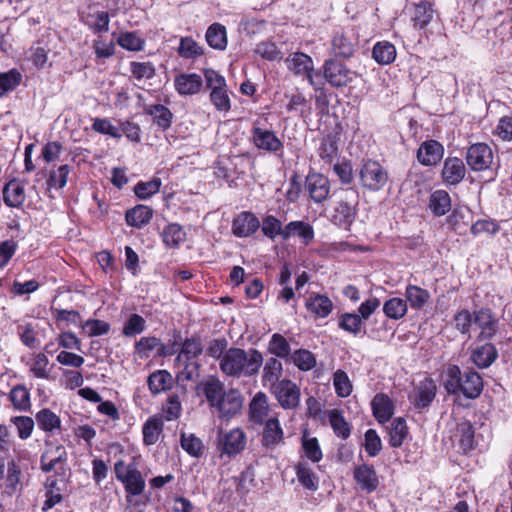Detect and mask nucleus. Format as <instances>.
Returning a JSON list of instances; mask_svg holds the SVG:
<instances>
[{
    "label": "nucleus",
    "instance_id": "nucleus-1",
    "mask_svg": "<svg viewBox=\"0 0 512 512\" xmlns=\"http://www.w3.org/2000/svg\"><path fill=\"white\" fill-rule=\"evenodd\" d=\"M263 365V356L257 349L248 351L231 347L220 359L219 367L229 377L242 378L255 376Z\"/></svg>",
    "mask_w": 512,
    "mask_h": 512
},
{
    "label": "nucleus",
    "instance_id": "nucleus-2",
    "mask_svg": "<svg viewBox=\"0 0 512 512\" xmlns=\"http://www.w3.org/2000/svg\"><path fill=\"white\" fill-rule=\"evenodd\" d=\"M445 388L450 394H463L474 399L483 389V380L480 374L473 370L461 372L457 365H450L446 371Z\"/></svg>",
    "mask_w": 512,
    "mask_h": 512
},
{
    "label": "nucleus",
    "instance_id": "nucleus-3",
    "mask_svg": "<svg viewBox=\"0 0 512 512\" xmlns=\"http://www.w3.org/2000/svg\"><path fill=\"white\" fill-rule=\"evenodd\" d=\"M202 351L203 347L198 338H187L180 343L179 353L175 359L179 379L192 380L197 375L198 357L202 354Z\"/></svg>",
    "mask_w": 512,
    "mask_h": 512
},
{
    "label": "nucleus",
    "instance_id": "nucleus-4",
    "mask_svg": "<svg viewBox=\"0 0 512 512\" xmlns=\"http://www.w3.org/2000/svg\"><path fill=\"white\" fill-rule=\"evenodd\" d=\"M206 88L210 90V101L219 112H228L231 109V100L227 90L225 78L213 69L203 71Z\"/></svg>",
    "mask_w": 512,
    "mask_h": 512
},
{
    "label": "nucleus",
    "instance_id": "nucleus-5",
    "mask_svg": "<svg viewBox=\"0 0 512 512\" xmlns=\"http://www.w3.org/2000/svg\"><path fill=\"white\" fill-rule=\"evenodd\" d=\"M251 143L259 150L277 154L283 150L284 144L276 133L264 128L260 119L253 122L251 128Z\"/></svg>",
    "mask_w": 512,
    "mask_h": 512
},
{
    "label": "nucleus",
    "instance_id": "nucleus-6",
    "mask_svg": "<svg viewBox=\"0 0 512 512\" xmlns=\"http://www.w3.org/2000/svg\"><path fill=\"white\" fill-rule=\"evenodd\" d=\"M359 177L361 184L371 190H381L388 181V173L378 161L366 160L363 162Z\"/></svg>",
    "mask_w": 512,
    "mask_h": 512
},
{
    "label": "nucleus",
    "instance_id": "nucleus-7",
    "mask_svg": "<svg viewBox=\"0 0 512 512\" xmlns=\"http://www.w3.org/2000/svg\"><path fill=\"white\" fill-rule=\"evenodd\" d=\"M269 391L277 400L278 404L285 410L296 409L300 404V388L290 379H282L279 384Z\"/></svg>",
    "mask_w": 512,
    "mask_h": 512
},
{
    "label": "nucleus",
    "instance_id": "nucleus-8",
    "mask_svg": "<svg viewBox=\"0 0 512 512\" xmlns=\"http://www.w3.org/2000/svg\"><path fill=\"white\" fill-rule=\"evenodd\" d=\"M116 478L124 484L128 494L140 495L145 488V481L136 468L127 466L123 461H117L114 465Z\"/></svg>",
    "mask_w": 512,
    "mask_h": 512
},
{
    "label": "nucleus",
    "instance_id": "nucleus-9",
    "mask_svg": "<svg viewBox=\"0 0 512 512\" xmlns=\"http://www.w3.org/2000/svg\"><path fill=\"white\" fill-rule=\"evenodd\" d=\"M323 75L331 86L342 87L352 82L357 73L343 63L330 59L323 65Z\"/></svg>",
    "mask_w": 512,
    "mask_h": 512
},
{
    "label": "nucleus",
    "instance_id": "nucleus-10",
    "mask_svg": "<svg viewBox=\"0 0 512 512\" xmlns=\"http://www.w3.org/2000/svg\"><path fill=\"white\" fill-rule=\"evenodd\" d=\"M287 67L296 75L305 77L310 85L318 89L319 83L316 81L318 73L314 72L313 60L307 54L295 52L286 59Z\"/></svg>",
    "mask_w": 512,
    "mask_h": 512
},
{
    "label": "nucleus",
    "instance_id": "nucleus-11",
    "mask_svg": "<svg viewBox=\"0 0 512 512\" xmlns=\"http://www.w3.org/2000/svg\"><path fill=\"white\" fill-rule=\"evenodd\" d=\"M279 413L271 407L268 396L263 392H257L249 404V418L254 424L263 425Z\"/></svg>",
    "mask_w": 512,
    "mask_h": 512
},
{
    "label": "nucleus",
    "instance_id": "nucleus-12",
    "mask_svg": "<svg viewBox=\"0 0 512 512\" xmlns=\"http://www.w3.org/2000/svg\"><path fill=\"white\" fill-rule=\"evenodd\" d=\"M474 325L480 331L477 340H491L499 329V320L489 308L474 311Z\"/></svg>",
    "mask_w": 512,
    "mask_h": 512
},
{
    "label": "nucleus",
    "instance_id": "nucleus-13",
    "mask_svg": "<svg viewBox=\"0 0 512 512\" xmlns=\"http://www.w3.org/2000/svg\"><path fill=\"white\" fill-rule=\"evenodd\" d=\"M493 158L491 147L485 143L473 144L466 152V162L474 171H484L490 168Z\"/></svg>",
    "mask_w": 512,
    "mask_h": 512
},
{
    "label": "nucleus",
    "instance_id": "nucleus-14",
    "mask_svg": "<svg viewBox=\"0 0 512 512\" xmlns=\"http://www.w3.org/2000/svg\"><path fill=\"white\" fill-rule=\"evenodd\" d=\"M27 182L21 179L13 178L3 187V201L10 208L21 209L27 198Z\"/></svg>",
    "mask_w": 512,
    "mask_h": 512
},
{
    "label": "nucleus",
    "instance_id": "nucleus-15",
    "mask_svg": "<svg viewBox=\"0 0 512 512\" xmlns=\"http://www.w3.org/2000/svg\"><path fill=\"white\" fill-rule=\"evenodd\" d=\"M305 190L315 203L325 201L330 193V181L323 174L309 172L305 179Z\"/></svg>",
    "mask_w": 512,
    "mask_h": 512
},
{
    "label": "nucleus",
    "instance_id": "nucleus-16",
    "mask_svg": "<svg viewBox=\"0 0 512 512\" xmlns=\"http://www.w3.org/2000/svg\"><path fill=\"white\" fill-rule=\"evenodd\" d=\"M246 445V435L240 428H234L228 432L221 433L219 436V449L222 454L228 457L235 456L244 450Z\"/></svg>",
    "mask_w": 512,
    "mask_h": 512
},
{
    "label": "nucleus",
    "instance_id": "nucleus-17",
    "mask_svg": "<svg viewBox=\"0 0 512 512\" xmlns=\"http://www.w3.org/2000/svg\"><path fill=\"white\" fill-rule=\"evenodd\" d=\"M444 155L443 145L433 139L422 142L417 150V160L423 166L437 165Z\"/></svg>",
    "mask_w": 512,
    "mask_h": 512
},
{
    "label": "nucleus",
    "instance_id": "nucleus-18",
    "mask_svg": "<svg viewBox=\"0 0 512 512\" xmlns=\"http://www.w3.org/2000/svg\"><path fill=\"white\" fill-rule=\"evenodd\" d=\"M243 398L236 389H229L225 392L215 409L220 418L230 419L242 408Z\"/></svg>",
    "mask_w": 512,
    "mask_h": 512
},
{
    "label": "nucleus",
    "instance_id": "nucleus-19",
    "mask_svg": "<svg viewBox=\"0 0 512 512\" xmlns=\"http://www.w3.org/2000/svg\"><path fill=\"white\" fill-rule=\"evenodd\" d=\"M466 174V167L462 159L449 156L444 160L441 177L446 185H457Z\"/></svg>",
    "mask_w": 512,
    "mask_h": 512
},
{
    "label": "nucleus",
    "instance_id": "nucleus-20",
    "mask_svg": "<svg viewBox=\"0 0 512 512\" xmlns=\"http://www.w3.org/2000/svg\"><path fill=\"white\" fill-rule=\"evenodd\" d=\"M498 357V351L494 344L486 342L484 344H476L471 349L470 360L480 369L491 366Z\"/></svg>",
    "mask_w": 512,
    "mask_h": 512
},
{
    "label": "nucleus",
    "instance_id": "nucleus-21",
    "mask_svg": "<svg viewBox=\"0 0 512 512\" xmlns=\"http://www.w3.org/2000/svg\"><path fill=\"white\" fill-rule=\"evenodd\" d=\"M260 227V221L252 212H241L232 223V232L237 237H249Z\"/></svg>",
    "mask_w": 512,
    "mask_h": 512
},
{
    "label": "nucleus",
    "instance_id": "nucleus-22",
    "mask_svg": "<svg viewBox=\"0 0 512 512\" xmlns=\"http://www.w3.org/2000/svg\"><path fill=\"white\" fill-rule=\"evenodd\" d=\"M356 213L355 204L349 203L347 200H340L333 209L331 220L335 225L348 229L354 222Z\"/></svg>",
    "mask_w": 512,
    "mask_h": 512
},
{
    "label": "nucleus",
    "instance_id": "nucleus-23",
    "mask_svg": "<svg viewBox=\"0 0 512 512\" xmlns=\"http://www.w3.org/2000/svg\"><path fill=\"white\" fill-rule=\"evenodd\" d=\"M174 85L180 95H194L203 87V79L196 73H182L175 77Z\"/></svg>",
    "mask_w": 512,
    "mask_h": 512
},
{
    "label": "nucleus",
    "instance_id": "nucleus-24",
    "mask_svg": "<svg viewBox=\"0 0 512 512\" xmlns=\"http://www.w3.org/2000/svg\"><path fill=\"white\" fill-rule=\"evenodd\" d=\"M262 426V444L267 449H274L284 440V432L279 422V417H274Z\"/></svg>",
    "mask_w": 512,
    "mask_h": 512
},
{
    "label": "nucleus",
    "instance_id": "nucleus-25",
    "mask_svg": "<svg viewBox=\"0 0 512 512\" xmlns=\"http://www.w3.org/2000/svg\"><path fill=\"white\" fill-rule=\"evenodd\" d=\"M26 366L33 377L43 380H51V370L47 355L43 352L33 353L26 361Z\"/></svg>",
    "mask_w": 512,
    "mask_h": 512
},
{
    "label": "nucleus",
    "instance_id": "nucleus-26",
    "mask_svg": "<svg viewBox=\"0 0 512 512\" xmlns=\"http://www.w3.org/2000/svg\"><path fill=\"white\" fill-rule=\"evenodd\" d=\"M374 417L381 424L388 422L394 414V404L391 398L384 393H378L371 401Z\"/></svg>",
    "mask_w": 512,
    "mask_h": 512
},
{
    "label": "nucleus",
    "instance_id": "nucleus-27",
    "mask_svg": "<svg viewBox=\"0 0 512 512\" xmlns=\"http://www.w3.org/2000/svg\"><path fill=\"white\" fill-rule=\"evenodd\" d=\"M283 374V365L282 363L274 357H271L266 360L262 370V385L270 390L274 386L280 383Z\"/></svg>",
    "mask_w": 512,
    "mask_h": 512
},
{
    "label": "nucleus",
    "instance_id": "nucleus-28",
    "mask_svg": "<svg viewBox=\"0 0 512 512\" xmlns=\"http://www.w3.org/2000/svg\"><path fill=\"white\" fill-rule=\"evenodd\" d=\"M35 420L39 429L49 436H53L61 431L62 422L60 417L49 408L39 410L35 415Z\"/></svg>",
    "mask_w": 512,
    "mask_h": 512
},
{
    "label": "nucleus",
    "instance_id": "nucleus-29",
    "mask_svg": "<svg viewBox=\"0 0 512 512\" xmlns=\"http://www.w3.org/2000/svg\"><path fill=\"white\" fill-rule=\"evenodd\" d=\"M354 479L360 488L368 493L376 490L379 484L375 469L367 464H362L354 469Z\"/></svg>",
    "mask_w": 512,
    "mask_h": 512
},
{
    "label": "nucleus",
    "instance_id": "nucleus-30",
    "mask_svg": "<svg viewBox=\"0 0 512 512\" xmlns=\"http://www.w3.org/2000/svg\"><path fill=\"white\" fill-rule=\"evenodd\" d=\"M292 235L298 236L304 245H309L314 240V229L307 222L291 221L284 227V240Z\"/></svg>",
    "mask_w": 512,
    "mask_h": 512
},
{
    "label": "nucleus",
    "instance_id": "nucleus-31",
    "mask_svg": "<svg viewBox=\"0 0 512 512\" xmlns=\"http://www.w3.org/2000/svg\"><path fill=\"white\" fill-rule=\"evenodd\" d=\"M355 41L351 35L338 31L332 38V51L336 57L349 58L355 51Z\"/></svg>",
    "mask_w": 512,
    "mask_h": 512
},
{
    "label": "nucleus",
    "instance_id": "nucleus-32",
    "mask_svg": "<svg viewBox=\"0 0 512 512\" xmlns=\"http://www.w3.org/2000/svg\"><path fill=\"white\" fill-rule=\"evenodd\" d=\"M436 395V385L431 379L425 378L417 387L413 397V403L416 408L422 409L428 407Z\"/></svg>",
    "mask_w": 512,
    "mask_h": 512
},
{
    "label": "nucleus",
    "instance_id": "nucleus-33",
    "mask_svg": "<svg viewBox=\"0 0 512 512\" xmlns=\"http://www.w3.org/2000/svg\"><path fill=\"white\" fill-rule=\"evenodd\" d=\"M306 308L318 318H326L333 310L329 297L321 294H311L306 302Z\"/></svg>",
    "mask_w": 512,
    "mask_h": 512
},
{
    "label": "nucleus",
    "instance_id": "nucleus-34",
    "mask_svg": "<svg viewBox=\"0 0 512 512\" xmlns=\"http://www.w3.org/2000/svg\"><path fill=\"white\" fill-rule=\"evenodd\" d=\"M406 303L415 310L423 309L431 300V294L428 290L417 285H407L405 289Z\"/></svg>",
    "mask_w": 512,
    "mask_h": 512
},
{
    "label": "nucleus",
    "instance_id": "nucleus-35",
    "mask_svg": "<svg viewBox=\"0 0 512 512\" xmlns=\"http://www.w3.org/2000/svg\"><path fill=\"white\" fill-rule=\"evenodd\" d=\"M455 437L458 438L459 445L465 453L473 450L478 445L474 428L468 421H463L457 425Z\"/></svg>",
    "mask_w": 512,
    "mask_h": 512
},
{
    "label": "nucleus",
    "instance_id": "nucleus-36",
    "mask_svg": "<svg viewBox=\"0 0 512 512\" xmlns=\"http://www.w3.org/2000/svg\"><path fill=\"white\" fill-rule=\"evenodd\" d=\"M153 216V211L146 205H137L125 214L126 222L129 226L135 228H142L147 225Z\"/></svg>",
    "mask_w": 512,
    "mask_h": 512
},
{
    "label": "nucleus",
    "instance_id": "nucleus-37",
    "mask_svg": "<svg viewBox=\"0 0 512 512\" xmlns=\"http://www.w3.org/2000/svg\"><path fill=\"white\" fill-rule=\"evenodd\" d=\"M203 394L210 407L215 408L225 394L224 384L217 378H210L201 384Z\"/></svg>",
    "mask_w": 512,
    "mask_h": 512
},
{
    "label": "nucleus",
    "instance_id": "nucleus-38",
    "mask_svg": "<svg viewBox=\"0 0 512 512\" xmlns=\"http://www.w3.org/2000/svg\"><path fill=\"white\" fill-rule=\"evenodd\" d=\"M327 416L335 435L343 440L349 438L352 427L344 418L342 411L332 409L327 412Z\"/></svg>",
    "mask_w": 512,
    "mask_h": 512
},
{
    "label": "nucleus",
    "instance_id": "nucleus-39",
    "mask_svg": "<svg viewBox=\"0 0 512 512\" xmlns=\"http://www.w3.org/2000/svg\"><path fill=\"white\" fill-rule=\"evenodd\" d=\"M147 384L151 393L159 394L172 387L173 378L168 371L157 370L148 377Z\"/></svg>",
    "mask_w": 512,
    "mask_h": 512
},
{
    "label": "nucleus",
    "instance_id": "nucleus-40",
    "mask_svg": "<svg viewBox=\"0 0 512 512\" xmlns=\"http://www.w3.org/2000/svg\"><path fill=\"white\" fill-rule=\"evenodd\" d=\"M396 56V48L389 41H379L373 46L372 57L380 65L392 63Z\"/></svg>",
    "mask_w": 512,
    "mask_h": 512
},
{
    "label": "nucleus",
    "instance_id": "nucleus-41",
    "mask_svg": "<svg viewBox=\"0 0 512 512\" xmlns=\"http://www.w3.org/2000/svg\"><path fill=\"white\" fill-rule=\"evenodd\" d=\"M295 472L299 483L306 489L315 491L318 488V477L306 461L295 465Z\"/></svg>",
    "mask_w": 512,
    "mask_h": 512
},
{
    "label": "nucleus",
    "instance_id": "nucleus-42",
    "mask_svg": "<svg viewBox=\"0 0 512 512\" xmlns=\"http://www.w3.org/2000/svg\"><path fill=\"white\" fill-rule=\"evenodd\" d=\"M9 399L15 410L29 411L31 408L30 391L24 385H16L9 392Z\"/></svg>",
    "mask_w": 512,
    "mask_h": 512
},
{
    "label": "nucleus",
    "instance_id": "nucleus-43",
    "mask_svg": "<svg viewBox=\"0 0 512 512\" xmlns=\"http://www.w3.org/2000/svg\"><path fill=\"white\" fill-rule=\"evenodd\" d=\"M429 208L435 216H443L451 209V198L445 190L434 191L429 198Z\"/></svg>",
    "mask_w": 512,
    "mask_h": 512
},
{
    "label": "nucleus",
    "instance_id": "nucleus-44",
    "mask_svg": "<svg viewBox=\"0 0 512 512\" xmlns=\"http://www.w3.org/2000/svg\"><path fill=\"white\" fill-rule=\"evenodd\" d=\"M129 70L132 78L139 83L149 81L156 75L155 66L152 62L149 61H131L129 63Z\"/></svg>",
    "mask_w": 512,
    "mask_h": 512
},
{
    "label": "nucleus",
    "instance_id": "nucleus-45",
    "mask_svg": "<svg viewBox=\"0 0 512 512\" xmlns=\"http://www.w3.org/2000/svg\"><path fill=\"white\" fill-rule=\"evenodd\" d=\"M206 40L210 47L224 50L227 46L226 28L219 24H212L206 32Z\"/></svg>",
    "mask_w": 512,
    "mask_h": 512
},
{
    "label": "nucleus",
    "instance_id": "nucleus-46",
    "mask_svg": "<svg viewBox=\"0 0 512 512\" xmlns=\"http://www.w3.org/2000/svg\"><path fill=\"white\" fill-rule=\"evenodd\" d=\"M163 430V422L160 418H149L143 425L142 434L145 445H154Z\"/></svg>",
    "mask_w": 512,
    "mask_h": 512
},
{
    "label": "nucleus",
    "instance_id": "nucleus-47",
    "mask_svg": "<svg viewBox=\"0 0 512 512\" xmlns=\"http://www.w3.org/2000/svg\"><path fill=\"white\" fill-rule=\"evenodd\" d=\"M338 326L342 330L357 336L365 328V323L356 313H343L339 318Z\"/></svg>",
    "mask_w": 512,
    "mask_h": 512
},
{
    "label": "nucleus",
    "instance_id": "nucleus-48",
    "mask_svg": "<svg viewBox=\"0 0 512 512\" xmlns=\"http://www.w3.org/2000/svg\"><path fill=\"white\" fill-rule=\"evenodd\" d=\"M408 435V427L406 421L399 417L392 421L389 429V444L394 447H400Z\"/></svg>",
    "mask_w": 512,
    "mask_h": 512
},
{
    "label": "nucleus",
    "instance_id": "nucleus-49",
    "mask_svg": "<svg viewBox=\"0 0 512 512\" xmlns=\"http://www.w3.org/2000/svg\"><path fill=\"white\" fill-rule=\"evenodd\" d=\"M117 43L125 50L138 52L145 47V39L140 37L137 32L126 31L119 34Z\"/></svg>",
    "mask_w": 512,
    "mask_h": 512
},
{
    "label": "nucleus",
    "instance_id": "nucleus-50",
    "mask_svg": "<svg viewBox=\"0 0 512 512\" xmlns=\"http://www.w3.org/2000/svg\"><path fill=\"white\" fill-rule=\"evenodd\" d=\"M22 81L21 73L13 68L7 72H0V98L15 90Z\"/></svg>",
    "mask_w": 512,
    "mask_h": 512
},
{
    "label": "nucleus",
    "instance_id": "nucleus-51",
    "mask_svg": "<svg viewBox=\"0 0 512 512\" xmlns=\"http://www.w3.org/2000/svg\"><path fill=\"white\" fill-rule=\"evenodd\" d=\"M302 451L304 457L313 463H318L323 457L318 439L310 437L306 433L302 436Z\"/></svg>",
    "mask_w": 512,
    "mask_h": 512
},
{
    "label": "nucleus",
    "instance_id": "nucleus-52",
    "mask_svg": "<svg viewBox=\"0 0 512 512\" xmlns=\"http://www.w3.org/2000/svg\"><path fill=\"white\" fill-rule=\"evenodd\" d=\"M22 473L20 468L14 463H10L7 468V475L5 478V491L9 495H13L20 491L22 488Z\"/></svg>",
    "mask_w": 512,
    "mask_h": 512
},
{
    "label": "nucleus",
    "instance_id": "nucleus-53",
    "mask_svg": "<svg viewBox=\"0 0 512 512\" xmlns=\"http://www.w3.org/2000/svg\"><path fill=\"white\" fill-rule=\"evenodd\" d=\"M147 112L152 116L154 123L162 130H167L171 126L173 115L166 106L162 104L152 105Z\"/></svg>",
    "mask_w": 512,
    "mask_h": 512
},
{
    "label": "nucleus",
    "instance_id": "nucleus-54",
    "mask_svg": "<svg viewBox=\"0 0 512 512\" xmlns=\"http://www.w3.org/2000/svg\"><path fill=\"white\" fill-rule=\"evenodd\" d=\"M182 449L187 452L190 456L199 458L202 456L204 451V445L200 438L190 433H181L180 439Z\"/></svg>",
    "mask_w": 512,
    "mask_h": 512
},
{
    "label": "nucleus",
    "instance_id": "nucleus-55",
    "mask_svg": "<svg viewBox=\"0 0 512 512\" xmlns=\"http://www.w3.org/2000/svg\"><path fill=\"white\" fill-rule=\"evenodd\" d=\"M433 15L434 10L431 4L427 2H421L417 4L414 8V13L412 16L414 26L419 29L425 28L432 20Z\"/></svg>",
    "mask_w": 512,
    "mask_h": 512
},
{
    "label": "nucleus",
    "instance_id": "nucleus-56",
    "mask_svg": "<svg viewBox=\"0 0 512 512\" xmlns=\"http://www.w3.org/2000/svg\"><path fill=\"white\" fill-rule=\"evenodd\" d=\"M186 240V232L177 223L169 224L163 231V241L170 247H178Z\"/></svg>",
    "mask_w": 512,
    "mask_h": 512
},
{
    "label": "nucleus",
    "instance_id": "nucleus-57",
    "mask_svg": "<svg viewBox=\"0 0 512 512\" xmlns=\"http://www.w3.org/2000/svg\"><path fill=\"white\" fill-rule=\"evenodd\" d=\"M383 312L390 319H401L407 313V303L402 298H391L384 303Z\"/></svg>",
    "mask_w": 512,
    "mask_h": 512
},
{
    "label": "nucleus",
    "instance_id": "nucleus-58",
    "mask_svg": "<svg viewBox=\"0 0 512 512\" xmlns=\"http://www.w3.org/2000/svg\"><path fill=\"white\" fill-rule=\"evenodd\" d=\"M160 345V339L155 336L141 337L134 344V352L140 359H147Z\"/></svg>",
    "mask_w": 512,
    "mask_h": 512
},
{
    "label": "nucleus",
    "instance_id": "nucleus-59",
    "mask_svg": "<svg viewBox=\"0 0 512 512\" xmlns=\"http://www.w3.org/2000/svg\"><path fill=\"white\" fill-rule=\"evenodd\" d=\"M146 329V320L139 314H131L125 321L122 334L125 337H135Z\"/></svg>",
    "mask_w": 512,
    "mask_h": 512
},
{
    "label": "nucleus",
    "instance_id": "nucleus-60",
    "mask_svg": "<svg viewBox=\"0 0 512 512\" xmlns=\"http://www.w3.org/2000/svg\"><path fill=\"white\" fill-rule=\"evenodd\" d=\"M109 22V15L105 11H98L94 14H89L85 19V24L97 34L107 32L109 29Z\"/></svg>",
    "mask_w": 512,
    "mask_h": 512
},
{
    "label": "nucleus",
    "instance_id": "nucleus-61",
    "mask_svg": "<svg viewBox=\"0 0 512 512\" xmlns=\"http://www.w3.org/2000/svg\"><path fill=\"white\" fill-rule=\"evenodd\" d=\"M268 351L276 357L287 358L291 349L287 340L281 334L275 333L268 343Z\"/></svg>",
    "mask_w": 512,
    "mask_h": 512
},
{
    "label": "nucleus",
    "instance_id": "nucleus-62",
    "mask_svg": "<svg viewBox=\"0 0 512 512\" xmlns=\"http://www.w3.org/2000/svg\"><path fill=\"white\" fill-rule=\"evenodd\" d=\"M262 232L271 240H274L277 236H281L284 239V228L282 227V223L273 215H267L263 218Z\"/></svg>",
    "mask_w": 512,
    "mask_h": 512
},
{
    "label": "nucleus",
    "instance_id": "nucleus-63",
    "mask_svg": "<svg viewBox=\"0 0 512 512\" xmlns=\"http://www.w3.org/2000/svg\"><path fill=\"white\" fill-rule=\"evenodd\" d=\"M333 386L335 393L342 398L348 397L352 392V383L343 370H337L333 374Z\"/></svg>",
    "mask_w": 512,
    "mask_h": 512
},
{
    "label": "nucleus",
    "instance_id": "nucleus-64",
    "mask_svg": "<svg viewBox=\"0 0 512 512\" xmlns=\"http://www.w3.org/2000/svg\"><path fill=\"white\" fill-rule=\"evenodd\" d=\"M81 328L88 337H97L106 335L110 331V324L99 319H88Z\"/></svg>",
    "mask_w": 512,
    "mask_h": 512
}]
</instances>
